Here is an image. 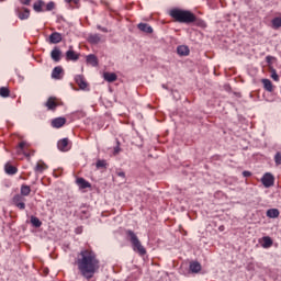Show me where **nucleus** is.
<instances>
[{
	"mask_svg": "<svg viewBox=\"0 0 281 281\" xmlns=\"http://www.w3.org/2000/svg\"><path fill=\"white\" fill-rule=\"evenodd\" d=\"M262 241L261 247H263V249H269V247L273 246V239L269 236L262 237Z\"/></svg>",
	"mask_w": 281,
	"mask_h": 281,
	"instance_id": "nucleus-24",
	"label": "nucleus"
},
{
	"mask_svg": "<svg viewBox=\"0 0 281 281\" xmlns=\"http://www.w3.org/2000/svg\"><path fill=\"white\" fill-rule=\"evenodd\" d=\"M140 32H145V34H153V26L148 25L147 23H139L137 25Z\"/></svg>",
	"mask_w": 281,
	"mask_h": 281,
	"instance_id": "nucleus-17",
	"label": "nucleus"
},
{
	"mask_svg": "<svg viewBox=\"0 0 281 281\" xmlns=\"http://www.w3.org/2000/svg\"><path fill=\"white\" fill-rule=\"evenodd\" d=\"M20 192H21V196H30V193L32 192V189L30 188V186L27 184H22L21 186V189H20Z\"/></svg>",
	"mask_w": 281,
	"mask_h": 281,
	"instance_id": "nucleus-26",
	"label": "nucleus"
},
{
	"mask_svg": "<svg viewBox=\"0 0 281 281\" xmlns=\"http://www.w3.org/2000/svg\"><path fill=\"white\" fill-rule=\"evenodd\" d=\"M15 14L20 19V21H25L30 19V9L22 7V8H15Z\"/></svg>",
	"mask_w": 281,
	"mask_h": 281,
	"instance_id": "nucleus-5",
	"label": "nucleus"
},
{
	"mask_svg": "<svg viewBox=\"0 0 281 281\" xmlns=\"http://www.w3.org/2000/svg\"><path fill=\"white\" fill-rule=\"evenodd\" d=\"M120 154V142H117V146L114 147V155Z\"/></svg>",
	"mask_w": 281,
	"mask_h": 281,
	"instance_id": "nucleus-40",
	"label": "nucleus"
},
{
	"mask_svg": "<svg viewBox=\"0 0 281 281\" xmlns=\"http://www.w3.org/2000/svg\"><path fill=\"white\" fill-rule=\"evenodd\" d=\"M61 74H63V67L57 66V67H55V68L53 69V71H52V78H53L54 80H61V79H63Z\"/></svg>",
	"mask_w": 281,
	"mask_h": 281,
	"instance_id": "nucleus-14",
	"label": "nucleus"
},
{
	"mask_svg": "<svg viewBox=\"0 0 281 281\" xmlns=\"http://www.w3.org/2000/svg\"><path fill=\"white\" fill-rule=\"evenodd\" d=\"M0 97L1 98H10V89L8 87L0 88Z\"/></svg>",
	"mask_w": 281,
	"mask_h": 281,
	"instance_id": "nucleus-29",
	"label": "nucleus"
},
{
	"mask_svg": "<svg viewBox=\"0 0 281 281\" xmlns=\"http://www.w3.org/2000/svg\"><path fill=\"white\" fill-rule=\"evenodd\" d=\"M272 26L274 30H278L281 27V18H274L272 19Z\"/></svg>",
	"mask_w": 281,
	"mask_h": 281,
	"instance_id": "nucleus-31",
	"label": "nucleus"
},
{
	"mask_svg": "<svg viewBox=\"0 0 281 281\" xmlns=\"http://www.w3.org/2000/svg\"><path fill=\"white\" fill-rule=\"evenodd\" d=\"M125 235L127 240H130L132 245L133 251H135L138 256H146V248L142 245V241L139 240V237H137V234L135 232L127 229L125 231Z\"/></svg>",
	"mask_w": 281,
	"mask_h": 281,
	"instance_id": "nucleus-3",
	"label": "nucleus"
},
{
	"mask_svg": "<svg viewBox=\"0 0 281 281\" xmlns=\"http://www.w3.org/2000/svg\"><path fill=\"white\" fill-rule=\"evenodd\" d=\"M169 16H171L176 23H184L186 25H190L196 21V15L192 13V11L177 8L169 11Z\"/></svg>",
	"mask_w": 281,
	"mask_h": 281,
	"instance_id": "nucleus-2",
	"label": "nucleus"
},
{
	"mask_svg": "<svg viewBox=\"0 0 281 281\" xmlns=\"http://www.w3.org/2000/svg\"><path fill=\"white\" fill-rule=\"evenodd\" d=\"M177 54L179 56H189L190 48H188V46H186V45L178 46L177 47Z\"/></svg>",
	"mask_w": 281,
	"mask_h": 281,
	"instance_id": "nucleus-20",
	"label": "nucleus"
},
{
	"mask_svg": "<svg viewBox=\"0 0 281 281\" xmlns=\"http://www.w3.org/2000/svg\"><path fill=\"white\" fill-rule=\"evenodd\" d=\"M266 216L268 218H278L280 216V210H278V209H269L266 212Z\"/></svg>",
	"mask_w": 281,
	"mask_h": 281,
	"instance_id": "nucleus-19",
	"label": "nucleus"
},
{
	"mask_svg": "<svg viewBox=\"0 0 281 281\" xmlns=\"http://www.w3.org/2000/svg\"><path fill=\"white\" fill-rule=\"evenodd\" d=\"M189 269L191 273H199L202 269L201 263L199 261H191L189 265Z\"/></svg>",
	"mask_w": 281,
	"mask_h": 281,
	"instance_id": "nucleus-15",
	"label": "nucleus"
},
{
	"mask_svg": "<svg viewBox=\"0 0 281 281\" xmlns=\"http://www.w3.org/2000/svg\"><path fill=\"white\" fill-rule=\"evenodd\" d=\"M88 65H91V67H98V57L93 54H90L86 58Z\"/></svg>",
	"mask_w": 281,
	"mask_h": 281,
	"instance_id": "nucleus-22",
	"label": "nucleus"
},
{
	"mask_svg": "<svg viewBox=\"0 0 281 281\" xmlns=\"http://www.w3.org/2000/svg\"><path fill=\"white\" fill-rule=\"evenodd\" d=\"M274 162H276V166H281V153L280 151H278L274 155Z\"/></svg>",
	"mask_w": 281,
	"mask_h": 281,
	"instance_id": "nucleus-34",
	"label": "nucleus"
},
{
	"mask_svg": "<svg viewBox=\"0 0 281 281\" xmlns=\"http://www.w3.org/2000/svg\"><path fill=\"white\" fill-rule=\"evenodd\" d=\"M75 262L86 280H91L100 271V259H98V255L92 249H81Z\"/></svg>",
	"mask_w": 281,
	"mask_h": 281,
	"instance_id": "nucleus-1",
	"label": "nucleus"
},
{
	"mask_svg": "<svg viewBox=\"0 0 281 281\" xmlns=\"http://www.w3.org/2000/svg\"><path fill=\"white\" fill-rule=\"evenodd\" d=\"M97 168H106V160H98L97 161Z\"/></svg>",
	"mask_w": 281,
	"mask_h": 281,
	"instance_id": "nucleus-36",
	"label": "nucleus"
},
{
	"mask_svg": "<svg viewBox=\"0 0 281 281\" xmlns=\"http://www.w3.org/2000/svg\"><path fill=\"white\" fill-rule=\"evenodd\" d=\"M97 30H100V32H104L105 34L109 32L108 27H103L101 25H97Z\"/></svg>",
	"mask_w": 281,
	"mask_h": 281,
	"instance_id": "nucleus-37",
	"label": "nucleus"
},
{
	"mask_svg": "<svg viewBox=\"0 0 281 281\" xmlns=\"http://www.w3.org/2000/svg\"><path fill=\"white\" fill-rule=\"evenodd\" d=\"M13 205L19 210H25V198L21 194H15L12 199Z\"/></svg>",
	"mask_w": 281,
	"mask_h": 281,
	"instance_id": "nucleus-6",
	"label": "nucleus"
},
{
	"mask_svg": "<svg viewBox=\"0 0 281 281\" xmlns=\"http://www.w3.org/2000/svg\"><path fill=\"white\" fill-rule=\"evenodd\" d=\"M63 41V34L58 33V32H54L49 35V43H52L53 45H56L58 43H60Z\"/></svg>",
	"mask_w": 281,
	"mask_h": 281,
	"instance_id": "nucleus-11",
	"label": "nucleus"
},
{
	"mask_svg": "<svg viewBox=\"0 0 281 281\" xmlns=\"http://www.w3.org/2000/svg\"><path fill=\"white\" fill-rule=\"evenodd\" d=\"M100 41H102V37L100 36V34H90L88 36V42L91 43V45H98Z\"/></svg>",
	"mask_w": 281,
	"mask_h": 281,
	"instance_id": "nucleus-18",
	"label": "nucleus"
},
{
	"mask_svg": "<svg viewBox=\"0 0 281 281\" xmlns=\"http://www.w3.org/2000/svg\"><path fill=\"white\" fill-rule=\"evenodd\" d=\"M75 82L78 85L79 89H87L88 85L87 81L85 80V77L82 75H77L75 77Z\"/></svg>",
	"mask_w": 281,
	"mask_h": 281,
	"instance_id": "nucleus-13",
	"label": "nucleus"
},
{
	"mask_svg": "<svg viewBox=\"0 0 281 281\" xmlns=\"http://www.w3.org/2000/svg\"><path fill=\"white\" fill-rule=\"evenodd\" d=\"M243 177H251V172L250 171H243Z\"/></svg>",
	"mask_w": 281,
	"mask_h": 281,
	"instance_id": "nucleus-42",
	"label": "nucleus"
},
{
	"mask_svg": "<svg viewBox=\"0 0 281 281\" xmlns=\"http://www.w3.org/2000/svg\"><path fill=\"white\" fill-rule=\"evenodd\" d=\"M103 78L106 82H115L117 75L115 72H104Z\"/></svg>",
	"mask_w": 281,
	"mask_h": 281,
	"instance_id": "nucleus-21",
	"label": "nucleus"
},
{
	"mask_svg": "<svg viewBox=\"0 0 281 281\" xmlns=\"http://www.w3.org/2000/svg\"><path fill=\"white\" fill-rule=\"evenodd\" d=\"M193 23H195V25H198V27H207V24L205 23V21L198 19L196 16H195V21Z\"/></svg>",
	"mask_w": 281,
	"mask_h": 281,
	"instance_id": "nucleus-32",
	"label": "nucleus"
},
{
	"mask_svg": "<svg viewBox=\"0 0 281 281\" xmlns=\"http://www.w3.org/2000/svg\"><path fill=\"white\" fill-rule=\"evenodd\" d=\"M56 8V3L54 1L48 2L45 4V1L43 0H36L33 3V10L34 12L41 13V12H52Z\"/></svg>",
	"mask_w": 281,
	"mask_h": 281,
	"instance_id": "nucleus-4",
	"label": "nucleus"
},
{
	"mask_svg": "<svg viewBox=\"0 0 281 281\" xmlns=\"http://www.w3.org/2000/svg\"><path fill=\"white\" fill-rule=\"evenodd\" d=\"M63 52H60L58 49V47H55L52 53H50V58L55 61V63H60V56H61Z\"/></svg>",
	"mask_w": 281,
	"mask_h": 281,
	"instance_id": "nucleus-16",
	"label": "nucleus"
},
{
	"mask_svg": "<svg viewBox=\"0 0 281 281\" xmlns=\"http://www.w3.org/2000/svg\"><path fill=\"white\" fill-rule=\"evenodd\" d=\"M57 148L61 153H67V151L71 150V145L69 143V138H63V139L58 140Z\"/></svg>",
	"mask_w": 281,
	"mask_h": 281,
	"instance_id": "nucleus-7",
	"label": "nucleus"
},
{
	"mask_svg": "<svg viewBox=\"0 0 281 281\" xmlns=\"http://www.w3.org/2000/svg\"><path fill=\"white\" fill-rule=\"evenodd\" d=\"M80 54L76 53L74 49H69L66 52V60H72L76 63V60H79Z\"/></svg>",
	"mask_w": 281,
	"mask_h": 281,
	"instance_id": "nucleus-12",
	"label": "nucleus"
},
{
	"mask_svg": "<svg viewBox=\"0 0 281 281\" xmlns=\"http://www.w3.org/2000/svg\"><path fill=\"white\" fill-rule=\"evenodd\" d=\"M31 223L33 227H41V225H43V222H41L36 216H31Z\"/></svg>",
	"mask_w": 281,
	"mask_h": 281,
	"instance_id": "nucleus-30",
	"label": "nucleus"
},
{
	"mask_svg": "<svg viewBox=\"0 0 281 281\" xmlns=\"http://www.w3.org/2000/svg\"><path fill=\"white\" fill-rule=\"evenodd\" d=\"M117 177H121L122 179H126V173L124 171H116Z\"/></svg>",
	"mask_w": 281,
	"mask_h": 281,
	"instance_id": "nucleus-39",
	"label": "nucleus"
},
{
	"mask_svg": "<svg viewBox=\"0 0 281 281\" xmlns=\"http://www.w3.org/2000/svg\"><path fill=\"white\" fill-rule=\"evenodd\" d=\"M261 82H262L263 89H266V91H269V93H271L273 91V83L271 82V80L262 79Z\"/></svg>",
	"mask_w": 281,
	"mask_h": 281,
	"instance_id": "nucleus-25",
	"label": "nucleus"
},
{
	"mask_svg": "<svg viewBox=\"0 0 281 281\" xmlns=\"http://www.w3.org/2000/svg\"><path fill=\"white\" fill-rule=\"evenodd\" d=\"M26 146H30V144H27V142L23 140L18 145V153H23V155H25V157H30V154L24 153L23 150H25Z\"/></svg>",
	"mask_w": 281,
	"mask_h": 281,
	"instance_id": "nucleus-27",
	"label": "nucleus"
},
{
	"mask_svg": "<svg viewBox=\"0 0 281 281\" xmlns=\"http://www.w3.org/2000/svg\"><path fill=\"white\" fill-rule=\"evenodd\" d=\"M66 1V3H71V1H74V0H65Z\"/></svg>",
	"mask_w": 281,
	"mask_h": 281,
	"instance_id": "nucleus-45",
	"label": "nucleus"
},
{
	"mask_svg": "<svg viewBox=\"0 0 281 281\" xmlns=\"http://www.w3.org/2000/svg\"><path fill=\"white\" fill-rule=\"evenodd\" d=\"M77 186L81 190H86V188H91V184L89 183V181L85 180V178H78L77 179Z\"/></svg>",
	"mask_w": 281,
	"mask_h": 281,
	"instance_id": "nucleus-23",
	"label": "nucleus"
},
{
	"mask_svg": "<svg viewBox=\"0 0 281 281\" xmlns=\"http://www.w3.org/2000/svg\"><path fill=\"white\" fill-rule=\"evenodd\" d=\"M45 106L48 109V111H56V109L58 108V102H56V98H48L45 103Z\"/></svg>",
	"mask_w": 281,
	"mask_h": 281,
	"instance_id": "nucleus-10",
	"label": "nucleus"
},
{
	"mask_svg": "<svg viewBox=\"0 0 281 281\" xmlns=\"http://www.w3.org/2000/svg\"><path fill=\"white\" fill-rule=\"evenodd\" d=\"M270 72H271L272 80H274V82H278L280 80V76H278L276 68H271Z\"/></svg>",
	"mask_w": 281,
	"mask_h": 281,
	"instance_id": "nucleus-33",
	"label": "nucleus"
},
{
	"mask_svg": "<svg viewBox=\"0 0 281 281\" xmlns=\"http://www.w3.org/2000/svg\"><path fill=\"white\" fill-rule=\"evenodd\" d=\"M72 1H74V3H76V4L80 3V0H72Z\"/></svg>",
	"mask_w": 281,
	"mask_h": 281,
	"instance_id": "nucleus-44",
	"label": "nucleus"
},
{
	"mask_svg": "<svg viewBox=\"0 0 281 281\" xmlns=\"http://www.w3.org/2000/svg\"><path fill=\"white\" fill-rule=\"evenodd\" d=\"M225 226H220V232H224Z\"/></svg>",
	"mask_w": 281,
	"mask_h": 281,
	"instance_id": "nucleus-43",
	"label": "nucleus"
},
{
	"mask_svg": "<svg viewBox=\"0 0 281 281\" xmlns=\"http://www.w3.org/2000/svg\"><path fill=\"white\" fill-rule=\"evenodd\" d=\"M276 181V178L270 172H267L261 178V183L265 186V188H271Z\"/></svg>",
	"mask_w": 281,
	"mask_h": 281,
	"instance_id": "nucleus-8",
	"label": "nucleus"
},
{
	"mask_svg": "<svg viewBox=\"0 0 281 281\" xmlns=\"http://www.w3.org/2000/svg\"><path fill=\"white\" fill-rule=\"evenodd\" d=\"M67 124V119L65 117H56L52 121L53 128H63Z\"/></svg>",
	"mask_w": 281,
	"mask_h": 281,
	"instance_id": "nucleus-9",
	"label": "nucleus"
},
{
	"mask_svg": "<svg viewBox=\"0 0 281 281\" xmlns=\"http://www.w3.org/2000/svg\"><path fill=\"white\" fill-rule=\"evenodd\" d=\"M22 5H30L32 0H19Z\"/></svg>",
	"mask_w": 281,
	"mask_h": 281,
	"instance_id": "nucleus-38",
	"label": "nucleus"
},
{
	"mask_svg": "<svg viewBox=\"0 0 281 281\" xmlns=\"http://www.w3.org/2000/svg\"><path fill=\"white\" fill-rule=\"evenodd\" d=\"M4 170H5L7 175H16L19 169H16V167H14V166H12L10 164H7L4 166Z\"/></svg>",
	"mask_w": 281,
	"mask_h": 281,
	"instance_id": "nucleus-28",
	"label": "nucleus"
},
{
	"mask_svg": "<svg viewBox=\"0 0 281 281\" xmlns=\"http://www.w3.org/2000/svg\"><path fill=\"white\" fill-rule=\"evenodd\" d=\"M34 170L35 172H43L45 170V164H37Z\"/></svg>",
	"mask_w": 281,
	"mask_h": 281,
	"instance_id": "nucleus-35",
	"label": "nucleus"
},
{
	"mask_svg": "<svg viewBox=\"0 0 281 281\" xmlns=\"http://www.w3.org/2000/svg\"><path fill=\"white\" fill-rule=\"evenodd\" d=\"M271 60H273L272 56H267L266 57V63L271 64Z\"/></svg>",
	"mask_w": 281,
	"mask_h": 281,
	"instance_id": "nucleus-41",
	"label": "nucleus"
}]
</instances>
